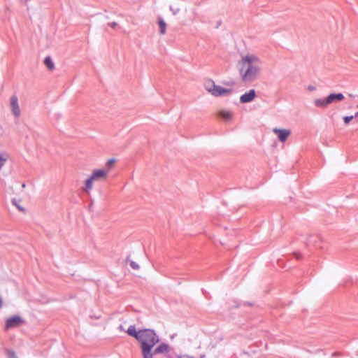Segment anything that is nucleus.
Instances as JSON below:
<instances>
[{
	"instance_id": "0eeeda50",
	"label": "nucleus",
	"mask_w": 358,
	"mask_h": 358,
	"mask_svg": "<svg viewBox=\"0 0 358 358\" xmlns=\"http://www.w3.org/2000/svg\"><path fill=\"white\" fill-rule=\"evenodd\" d=\"M232 89H227L224 88L220 85L215 86L213 92L212 93V96H227L232 93Z\"/></svg>"
},
{
	"instance_id": "f03ea898",
	"label": "nucleus",
	"mask_w": 358,
	"mask_h": 358,
	"mask_svg": "<svg viewBox=\"0 0 358 358\" xmlns=\"http://www.w3.org/2000/svg\"><path fill=\"white\" fill-rule=\"evenodd\" d=\"M240 77L243 83H249L256 80L262 72V62L254 54H241L238 63Z\"/></svg>"
},
{
	"instance_id": "4be33fe9",
	"label": "nucleus",
	"mask_w": 358,
	"mask_h": 358,
	"mask_svg": "<svg viewBox=\"0 0 358 358\" xmlns=\"http://www.w3.org/2000/svg\"><path fill=\"white\" fill-rule=\"evenodd\" d=\"M87 179L90 180L92 182V183H94V182L98 181L92 175H91L90 178Z\"/></svg>"
},
{
	"instance_id": "9d476101",
	"label": "nucleus",
	"mask_w": 358,
	"mask_h": 358,
	"mask_svg": "<svg viewBox=\"0 0 358 358\" xmlns=\"http://www.w3.org/2000/svg\"><path fill=\"white\" fill-rule=\"evenodd\" d=\"M216 85L213 80L208 79L204 82L205 90L212 95Z\"/></svg>"
},
{
	"instance_id": "f3484780",
	"label": "nucleus",
	"mask_w": 358,
	"mask_h": 358,
	"mask_svg": "<svg viewBox=\"0 0 358 358\" xmlns=\"http://www.w3.org/2000/svg\"><path fill=\"white\" fill-rule=\"evenodd\" d=\"M159 26L160 28V32L161 34H164L166 31V23L162 19L159 20Z\"/></svg>"
},
{
	"instance_id": "6ab92c4d",
	"label": "nucleus",
	"mask_w": 358,
	"mask_h": 358,
	"mask_svg": "<svg viewBox=\"0 0 358 358\" xmlns=\"http://www.w3.org/2000/svg\"><path fill=\"white\" fill-rule=\"evenodd\" d=\"M354 118V116L353 115H351V116H345L343 117V121L344 122L348 124L350 123V122Z\"/></svg>"
},
{
	"instance_id": "9b49d317",
	"label": "nucleus",
	"mask_w": 358,
	"mask_h": 358,
	"mask_svg": "<svg viewBox=\"0 0 358 358\" xmlns=\"http://www.w3.org/2000/svg\"><path fill=\"white\" fill-rule=\"evenodd\" d=\"M314 105L318 108H325L329 104V102L327 101V98L326 97L324 99H315L314 100Z\"/></svg>"
},
{
	"instance_id": "bb28decb",
	"label": "nucleus",
	"mask_w": 358,
	"mask_h": 358,
	"mask_svg": "<svg viewBox=\"0 0 358 358\" xmlns=\"http://www.w3.org/2000/svg\"><path fill=\"white\" fill-rule=\"evenodd\" d=\"M353 116H354V117H358V112H357V113H355V115H353Z\"/></svg>"
},
{
	"instance_id": "aec40b11",
	"label": "nucleus",
	"mask_w": 358,
	"mask_h": 358,
	"mask_svg": "<svg viewBox=\"0 0 358 358\" xmlns=\"http://www.w3.org/2000/svg\"><path fill=\"white\" fill-rule=\"evenodd\" d=\"M115 162V159L112 158V159H110L108 162H107V165L108 166H111Z\"/></svg>"
},
{
	"instance_id": "393cba45",
	"label": "nucleus",
	"mask_w": 358,
	"mask_h": 358,
	"mask_svg": "<svg viewBox=\"0 0 358 358\" xmlns=\"http://www.w3.org/2000/svg\"><path fill=\"white\" fill-rule=\"evenodd\" d=\"M118 329L121 331H127L124 329V327L121 324L119 326Z\"/></svg>"
},
{
	"instance_id": "b1692460",
	"label": "nucleus",
	"mask_w": 358,
	"mask_h": 358,
	"mask_svg": "<svg viewBox=\"0 0 358 358\" xmlns=\"http://www.w3.org/2000/svg\"><path fill=\"white\" fill-rule=\"evenodd\" d=\"M15 352H9V357L10 358H14L15 357Z\"/></svg>"
},
{
	"instance_id": "ddd939ff",
	"label": "nucleus",
	"mask_w": 358,
	"mask_h": 358,
	"mask_svg": "<svg viewBox=\"0 0 358 358\" xmlns=\"http://www.w3.org/2000/svg\"><path fill=\"white\" fill-rule=\"evenodd\" d=\"M43 63L47 67V69L50 71H52L55 69V64L52 59V58L50 56H47L44 60Z\"/></svg>"
},
{
	"instance_id": "1a4fd4ad",
	"label": "nucleus",
	"mask_w": 358,
	"mask_h": 358,
	"mask_svg": "<svg viewBox=\"0 0 358 358\" xmlns=\"http://www.w3.org/2000/svg\"><path fill=\"white\" fill-rule=\"evenodd\" d=\"M108 170H105V169H97V170H94L92 175L98 180V181H100V180H105L107 177V175H108Z\"/></svg>"
},
{
	"instance_id": "cd10ccee",
	"label": "nucleus",
	"mask_w": 358,
	"mask_h": 358,
	"mask_svg": "<svg viewBox=\"0 0 358 358\" xmlns=\"http://www.w3.org/2000/svg\"><path fill=\"white\" fill-rule=\"evenodd\" d=\"M296 259H299V256L298 255H296Z\"/></svg>"
},
{
	"instance_id": "20e7f679",
	"label": "nucleus",
	"mask_w": 358,
	"mask_h": 358,
	"mask_svg": "<svg viewBox=\"0 0 358 358\" xmlns=\"http://www.w3.org/2000/svg\"><path fill=\"white\" fill-rule=\"evenodd\" d=\"M10 108L15 117H20L21 110L18 103V98L15 94L12 95L10 98Z\"/></svg>"
},
{
	"instance_id": "7ed1b4c3",
	"label": "nucleus",
	"mask_w": 358,
	"mask_h": 358,
	"mask_svg": "<svg viewBox=\"0 0 358 358\" xmlns=\"http://www.w3.org/2000/svg\"><path fill=\"white\" fill-rule=\"evenodd\" d=\"M23 323V320L20 316L15 315L6 320L5 324V330L14 329L20 327Z\"/></svg>"
},
{
	"instance_id": "f257e3e1",
	"label": "nucleus",
	"mask_w": 358,
	"mask_h": 358,
	"mask_svg": "<svg viewBox=\"0 0 358 358\" xmlns=\"http://www.w3.org/2000/svg\"><path fill=\"white\" fill-rule=\"evenodd\" d=\"M127 333L139 343L143 358H154L158 354L169 352V345L164 343L154 348L159 342V338L152 329H143L136 331L135 325H131L127 329Z\"/></svg>"
},
{
	"instance_id": "2eb2a0df",
	"label": "nucleus",
	"mask_w": 358,
	"mask_h": 358,
	"mask_svg": "<svg viewBox=\"0 0 358 358\" xmlns=\"http://www.w3.org/2000/svg\"><path fill=\"white\" fill-rule=\"evenodd\" d=\"M8 159V155L6 152H0V170L4 166Z\"/></svg>"
},
{
	"instance_id": "412c9836",
	"label": "nucleus",
	"mask_w": 358,
	"mask_h": 358,
	"mask_svg": "<svg viewBox=\"0 0 358 358\" xmlns=\"http://www.w3.org/2000/svg\"><path fill=\"white\" fill-rule=\"evenodd\" d=\"M308 90L309 91H315V90H316V87L314 86V85H308Z\"/></svg>"
},
{
	"instance_id": "f8f14e48",
	"label": "nucleus",
	"mask_w": 358,
	"mask_h": 358,
	"mask_svg": "<svg viewBox=\"0 0 358 358\" xmlns=\"http://www.w3.org/2000/svg\"><path fill=\"white\" fill-rule=\"evenodd\" d=\"M217 115L224 120H230L233 116L232 113L229 110H220L218 112Z\"/></svg>"
},
{
	"instance_id": "a211bd4d",
	"label": "nucleus",
	"mask_w": 358,
	"mask_h": 358,
	"mask_svg": "<svg viewBox=\"0 0 358 358\" xmlns=\"http://www.w3.org/2000/svg\"><path fill=\"white\" fill-rule=\"evenodd\" d=\"M129 265H130V266H131L133 269H135V270H137V269H138V268H140L139 265H138L136 262H134V261H132V260H131V261L129 262Z\"/></svg>"
},
{
	"instance_id": "4468645a",
	"label": "nucleus",
	"mask_w": 358,
	"mask_h": 358,
	"mask_svg": "<svg viewBox=\"0 0 358 358\" xmlns=\"http://www.w3.org/2000/svg\"><path fill=\"white\" fill-rule=\"evenodd\" d=\"M20 202H21V199H16V198H13V199L11 200V203H12L14 206H15V207L18 209V210H20V212L24 213L26 212V210H25V208H24L23 206H22L20 204Z\"/></svg>"
},
{
	"instance_id": "a878e982",
	"label": "nucleus",
	"mask_w": 358,
	"mask_h": 358,
	"mask_svg": "<svg viewBox=\"0 0 358 358\" xmlns=\"http://www.w3.org/2000/svg\"><path fill=\"white\" fill-rule=\"evenodd\" d=\"M25 187H26L25 183H22V188H25Z\"/></svg>"
},
{
	"instance_id": "c85d7f7f",
	"label": "nucleus",
	"mask_w": 358,
	"mask_h": 358,
	"mask_svg": "<svg viewBox=\"0 0 358 358\" xmlns=\"http://www.w3.org/2000/svg\"><path fill=\"white\" fill-rule=\"evenodd\" d=\"M357 108H358V105H357Z\"/></svg>"
},
{
	"instance_id": "5701e85b",
	"label": "nucleus",
	"mask_w": 358,
	"mask_h": 358,
	"mask_svg": "<svg viewBox=\"0 0 358 358\" xmlns=\"http://www.w3.org/2000/svg\"><path fill=\"white\" fill-rule=\"evenodd\" d=\"M87 179L90 180L92 182V183H94V182L98 181L92 175H91L90 178Z\"/></svg>"
},
{
	"instance_id": "39448f33",
	"label": "nucleus",
	"mask_w": 358,
	"mask_h": 358,
	"mask_svg": "<svg viewBox=\"0 0 358 358\" xmlns=\"http://www.w3.org/2000/svg\"><path fill=\"white\" fill-rule=\"evenodd\" d=\"M273 132L278 135V138L280 142H285L291 134L289 129H285L274 128Z\"/></svg>"
},
{
	"instance_id": "dca6fc26",
	"label": "nucleus",
	"mask_w": 358,
	"mask_h": 358,
	"mask_svg": "<svg viewBox=\"0 0 358 358\" xmlns=\"http://www.w3.org/2000/svg\"><path fill=\"white\" fill-rule=\"evenodd\" d=\"M93 187V183L90 180L87 179L85 182V187L83 188L84 192L89 193Z\"/></svg>"
},
{
	"instance_id": "423d86ee",
	"label": "nucleus",
	"mask_w": 358,
	"mask_h": 358,
	"mask_svg": "<svg viewBox=\"0 0 358 358\" xmlns=\"http://www.w3.org/2000/svg\"><path fill=\"white\" fill-rule=\"evenodd\" d=\"M256 96V92L255 90L251 89L248 92L242 94L240 96V102L241 103H247L252 101Z\"/></svg>"
},
{
	"instance_id": "6e6552de",
	"label": "nucleus",
	"mask_w": 358,
	"mask_h": 358,
	"mask_svg": "<svg viewBox=\"0 0 358 358\" xmlns=\"http://www.w3.org/2000/svg\"><path fill=\"white\" fill-rule=\"evenodd\" d=\"M327 98L329 104L333 103L334 102L341 101L345 99L342 93H331L329 94Z\"/></svg>"
}]
</instances>
